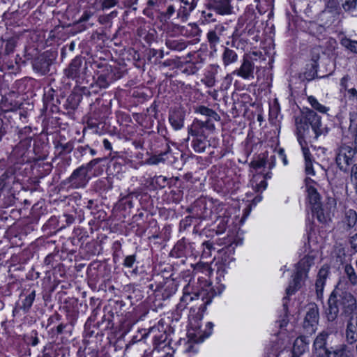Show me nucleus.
Segmentation results:
<instances>
[{
  "label": "nucleus",
  "instance_id": "f3484780",
  "mask_svg": "<svg viewBox=\"0 0 357 357\" xmlns=\"http://www.w3.org/2000/svg\"><path fill=\"white\" fill-rule=\"evenodd\" d=\"M82 63V61L81 58H75L70 63L68 68L65 70L66 76L71 78L77 77L79 74Z\"/></svg>",
  "mask_w": 357,
  "mask_h": 357
},
{
  "label": "nucleus",
  "instance_id": "864d4df0",
  "mask_svg": "<svg viewBox=\"0 0 357 357\" xmlns=\"http://www.w3.org/2000/svg\"><path fill=\"white\" fill-rule=\"evenodd\" d=\"M74 221V218L71 215H66V222L68 225L73 223Z\"/></svg>",
  "mask_w": 357,
  "mask_h": 357
},
{
  "label": "nucleus",
  "instance_id": "774afa93",
  "mask_svg": "<svg viewBox=\"0 0 357 357\" xmlns=\"http://www.w3.org/2000/svg\"><path fill=\"white\" fill-rule=\"evenodd\" d=\"M90 153H91L92 155H95V154H96V151H95L94 149H91Z\"/></svg>",
  "mask_w": 357,
  "mask_h": 357
},
{
  "label": "nucleus",
  "instance_id": "0eeeda50",
  "mask_svg": "<svg viewBox=\"0 0 357 357\" xmlns=\"http://www.w3.org/2000/svg\"><path fill=\"white\" fill-rule=\"evenodd\" d=\"M319 321V311L317 306L310 307L307 311L303 326L305 329L309 333H312L316 330V326Z\"/></svg>",
  "mask_w": 357,
  "mask_h": 357
},
{
  "label": "nucleus",
  "instance_id": "49530a36",
  "mask_svg": "<svg viewBox=\"0 0 357 357\" xmlns=\"http://www.w3.org/2000/svg\"><path fill=\"white\" fill-rule=\"evenodd\" d=\"M278 155L281 158L282 162H283V164L284 165H286L287 164V159L286 158V155L284 154V151L282 149H280L279 151H278Z\"/></svg>",
  "mask_w": 357,
  "mask_h": 357
},
{
  "label": "nucleus",
  "instance_id": "9b49d317",
  "mask_svg": "<svg viewBox=\"0 0 357 357\" xmlns=\"http://www.w3.org/2000/svg\"><path fill=\"white\" fill-rule=\"evenodd\" d=\"M346 329V339L349 344L357 341V314L349 317Z\"/></svg>",
  "mask_w": 357,
  "mask_h": 357
},
{
  "label": "nucleus",
  "instance_id": "393cba45",
  "mask_svg": "<svg viewBox=\"0 0 357 357\" xmlns=\"http://www.w3.org/2000/svg\"><path fill=\"white\" fill-rule=\"evenodd\" d=\"M87 175V170H86V167L82 165L79 168L74 170L72 173L71 176L69 178V181L70 182H73L75 179L80 178L81 179L85 178Z\"/></svg>",
  "mask_w": 357,
  "mask_h": 357
},
{
  "label": "nucleus",
  "instance_id": "13d9d810",
  "mask_svg": "<svg viewBox=\"0 0 357 357\" xmlns=\"http://www.w3.org/2000/svg\"><path fill=\"white\" fill-rule=\"evenodd\" d=\"M195 6H196V4L195 3L194 0H192V3L190 5L189 10L190 11L192 10L195 8Z\"/></svg>",
  "mask_w": 357,
  "mask_h": 357
},
{
  "label": "nucleus",
  "instance_id": "5fc2aeb1",
  "mask_svg": "<svg viewBox=\"0 0 357 357\" xmlns=\"http://www.w3.org/2000/svg\"><path fill=\"white\" fill-rule=\"evenodd\" d=\"M63 328H64V326L63 324L59 325L56 328L57 333H61L63 332Z\"/></svg>",
  "mask_w": 357,
  "mask_h": 357
},
{
  "label": "nucleus",
  "instance_id": "e2e57ef3",
  "mask_svg": "<svg viewBox=\"0 0 357 357\" xmlns=\"http://www.w3.org/2000/svg\"><path fill=\"white\" fill-rule=\"evenodd\" d=\"M204 245H206L207 248H208V249L211 248V244L208 242H205Z\"/></svg>",
  "mask_w": 357,
  "mask_h": 357
},
{
  "label": "nucleus",
  "instance_id": "ea45409f",
  "mask_svg": "<svg viewBox=\"0 0 357 357\" xmlns=\"http://www.w3.org/2000/svg\"><path fill=\"white\" fill-rule=\"evenodd\" d=\"M117 1L116 0H104L102 6V8H110L114 6L116 4Z\"/></svg>",
  "mask_w": 357,
  "mask_h": 357
},
{
  "label": "nucleus",
  "instance_id": "473e14b6",
  "mask_svg": "<svg viewBox=\"0 0 357 357\" xmlns=\"http://www.w3.org/2000/svg\"><path fill=\"white\" fill-rule=\"evenodd\" d=\"M212 119H206V120H199V124L202 128H206L210 130H213L215 129L214 124L211 122Z\"/></svg>",
  "mask_w": 357,
  "mask_h": 357
},
{
  "label": "nucleus",
  "instance_id": "ddd939ff",
  "mask_svg": "<svg viewBox=\"0 0 357 357\" xmlns=\"http://www.w3.org/2000/svg\"><path fill=\"white\" fill-rule=\"evenodd\" d=\"M329 267L327 266H322L317 274V278L315 282L316 292L318 297L322 296L326 280L328 275Z\"/></svg>",
  "mask_w": 357,
  "mask_h": 357
},
{
  "label": "nucleus",
  "instance_id": "69168bd1",
  "mask_svg": "<svg viewBox=\"0 0 357 357\" xmlns=\"http://www.w3.org/2000/svg\"><path fill=\"white\" fill-rule=\"evenodd\" d=\"M17 268L15 267V266H13L10 270V271H14L17 270Z\"/></svg>",
  "mask_w": 357,
  "mask_h": 357
},
{
  "label": "nucleus",
  "instance_id": "7ed1b4c3",
  "mask_svg": "<svg viewBox=\"0 0 357 357\" xmlns=\"http://www.w3.org/2000/svg\"><path fill=\"white\" fill-rule=\"evenodd\" d=\"M335 301L342 310V314L346 317L355 316L357 310V301L356 297L350 292L342 291L337 295L335 293Z\"/></svg>",
  "mask_w": 357,
  "mask_h": 357
},
{
  "label": "nucleus",
  "instance_id": "9d476101",
  "mask_svg": "<svg viewBox=\"0 0 357 357\" xmlns=\"http://www.w3.org/2000/svg\"><path fill=\"white\" fill-rule=\"evenodd\" d=\"M335 337V333H333V331L327 330L322 331L319 333L317 337L315 338L313 344V350H321V349H328L330 347H326L327 340L329 337Z\"/></svg>",
  "mask_w": 357,
  "mask_h": 357
},
{
  "label": "nucleus",
  "instance_id": "39448f33",
  "mask_svg": "<svg viewBox=\"0 0 357 357\" xmlns=\"http://www.w3.org/2000/svg\"><path fill=\"white\" fill-rule=\"evenodd\" d=\"M355 155L356 151L351 146H341L336 156V162L339 168L342 171L347 172L349 166L353 163V158Z\"/></svg>",
  "mask_w": 357,
  "mask_h": 357
},
{
  "label": "nucleus",
  "instance_id": "6e6d98bb",
  "mask_svg": "<svg viewBox=\"0 0 357 357\" xmlns=\"http://www.w3.org/2000/svg\"><path fill=\"white\" fill-rule=\"evenodd\" d=\"M165 337H166L164 335H162L158 340L156 338V337H154V341L155 342L158 341V342H163L165 340Z\"/></svg>",
  "mask_w": 357,
  "mask_h": 357
},
{
  "label": "nucleus",
  "instance_id": "2f4dec72",
  "mask_svg": "<svg viewBox=\"0 0 357 357\" xmlns=\"http://www.w3.org/2000/svg\"><path fill=\"white\" fill-rule=\"evenodd\" d=\"M207 39L211 47H215L220 41V38L214 31H211L207 33Z\"/></svg>",
  "mask_w": 357,
  "mask_h": 357
},
{
  "label": "nucleus",
  "instance_id": "c756f323",
  "mask_svg": "<svg viewBox=\"0 0 357 357\" xmlns=\"http://www.w3.org/2000/svg\"><path fill=\"white\" fill-rule=\"evenodd\" d=\"M341 44L348 50L357 54V41L351 40L349 38H343L341 40Z\"/></svg>",
  "mask_w": 357,
  "mask_h": 357
},
{
  "label": "nucleus",
  "instance_id": "b1692460",
  "mask_svg": "<svg viewBox=\"0 0 357 357\" xmlns=\"http://www.w3.org/2000/svg\"><path fill=\"white\" fill-rule=\"evenodd\" d=\"M307 100L310 105L320 113L326 114L328 111V108L321 105L314 96H308Z\"/></svg>",
  "mask_w": 357,
  "mask_h": 357
},
{
  "label": "nucleus",
  "instance_id": "4468645a",
  "mask_svg": "<svg viewBox=\"0 0 357 357\" xmlns=\"http://www.w3.org/2000/svg\"><path fill=\"white\" fill-rule=\"evenodd\" d=\"M357 222V213L354 210L349 209L344 212L340 225L343 229L349 230L354 227Z\"/></svg>",
  "mask_w": 357,
  "mask_h": 357
},
{
  "label": "nucleus",
  "instance_id": "680f3d73",
  "mask_svg": "<svg viewBox=\"0 0 357 357\" xmlns=\"http://www.w3.org/2000/svg\"><path fill=\"white\" fill-rule=\"evenodd\" d=\"M157 331L155 328H151L149 331V333H155Z\"/></svg>",
  "mask_w": 357,
  "mask_h": 357
},
{
  "label": "nucleus",
  "instance_id": "de8ad7c7",
  "mask_svg": "<svg viewBox=\"0 0 357 357\" xmlns=\"http://www.w3.org/2000/svg\"><path fill=\"white\" fill-rule=\"evenodd\" d=\"M205 84L208 87H212L215 84L214 77H208L205 81Z\"/></svg>",
  "mask_w": 357,
  "mask_h": 357
},
{
  "label": "nucleus",
  "instance_id": "bf43d9fd",
  "mask_svg": "<svg viewBox=\"0 0 357 357\" xmlns=\"http://www.w3.org/2000/svg\"><path fill=\"white\" fill-rule=\"evenodd\" d=\"M38 340L37 337H34L33 340V342H32V345L35 346L38 344Z\"/></svg>",
  "mask_w": 357,
  "mask_h": 357
},
{
  "label": "nucleus",
  "instance_id": "412c9836",
  "mask_svg": "<svg viewBox=\"0 0 357 357\" xmlns=\"http://www.w3.org/2000/svg\"><path fill=\"white\" fill-rule=\"evenodd\" d=\"M169 122L176 130L181 129L183 126V117L178 111H175L169 116Z\"/></svg>",
  "mask_w": 357,
  "mask_h": 357
},
{
  "label": "nucleus",
  "instance_id": "f8f14e48",
  "mask_svg": "<svg viewBox=\"0 0 357 357\" xmlns=\"http://www.w3.org/2000/svg\"><path fill=\"white\" fill-rule=\"evenodd\" d=\"M328 307L326 310V317L328 321L333 322L337 317L339 306L335 301V292H332L328 301Z\"/></svg>",
  "mask_w": 357,
  "mask_h": 357
},
{
  "label": "nucleus",
  "instance_id": "f03ea898",
  "mask_svg": "<svg viewBox=\"0 0 357 357\" xmlns=\"http://www.w3.org/2000/svg\"><path fill=\"white\" fill-rule=\"evenodd\" d=\"M213 324L208 322L204 328H202L201 319L193 317L190 322V327L188 330V337L190 341L201 342L208 337L212 331Z\"/></svg>",
  "mask_w": 357,
  "mask_h": 357
},
{
  "label": "nucleus",
  "instance_id": "c9c22d12",
  "mask_svg": "<svg viewBox=\"0 0 357 357\" xmlns=\"http://www.w3.org/2000/svg\"><path fill=\"white\" fill-rule=\"evenodd\" d=\"M351 179L357 192V166L354 165L351 169Z\"/></svg>",
  "mask_w": 357,
  "mask_h": 357
},
{
  "label": "nucleus",
  "instance_id": "c03bdc74",
  "mask_svg": "<svg viewBox=\"0 0 357 357\" xmlns=\"http://www.w3.org/2000/svg\"><path fill=\"white\" fill-rule=\"evenodd\" d=\"M350 121H351V126L352 125L354 127H357V113H352L350 114Z\"/></svg>",
  "mask_w": 357,
  "mask_h": 357
},
{
  "label": "nucleus",
  "instance_id": "423d86ee",
  "mask_svg": "<svg viewBox=\"0 0 357 357\" xmlns=\"http://www.w3.org/2000/svg\"><path fill=\"white\" fill-rule=\"evenodd\" d=\"M336 208V202L333 198H329L326 204L318 208L313 209V215L321 223H327L331 220Z\"/></svg>",
  "mask_w": 357,
  "mask_h": 357
},
{
  "label": "nucleus",
  "instance_id": "4be33fe9",
  "mask_svg": "<svg viewBox=\"0 0 357 357\" xmlns=\"http://www.w3.org/2000/svg\"><path fill=\"white\" fill-rule=\"evenodd\" d=\"M237 54L232 50L226 47L222 54V61L225 66H228L236 61Z\"/></svg>",
  "mask_w": 357,
  "mask_h": 357
},
{
  "label": "nucleus",
  "instance_id": "4c0bfd02",
  "mask_svg": "<svg viewBox=\"0 0 357 357\" xmlns=\"http://www.w3.org/2000/svg\"><path fill=\"white\" fill-rule=\"evenodd\" d=\"M135 261V255H130L126 257L123 265L126 267L131 268Z\"/></svg>",
  "mask_w": 357,
  "mask_h": 357
},
{
  "label": "nucleus",
  "instance_id": "aec40b11",
  "mask_svg": "<svg viewBox=\"0 0 357 357\" xmlns=\"http://www.w3.org/2000/svg\"><path fill=\"white\" fill-rule=\"evenodd\" d=\"M196 112L207 119H212L215 121L220 120V116L216 112L205 106H199L196 109Z\"/></svg>",
  "mask_w": 357,
  "mask_h": 357
},
{
  "label": "nucleus",
  "instance_id": "7c9ffc66",
  "mask_svg": "<svg viewBox=\"0 0 357 357\" xmlns=\"http://www.w3.org/2000/svg\"><path fill=\"white\" fill-rule=\"evenodd\" d=\"M56 149L59 151V154L65 151L70 153L73 151V144L70 142L66 144L58 142V144L56 145Z\"/></svg>",
  "mask_w": 357,
  "mask_h": 357
},
{
  "label": "nucleus",
  "instance_id": "6ab92c4d",
  "mask_svg": "<svg viewBox=\"0 0 357 357\" xmlns=\"http://www.w3.org/2000/svg\"><path fill=\"white\" fill-rule=\"evenodd\" d=\"M344 273L349 284L357 286V273L351 264H347L344 266Z\"/></svg>",
  "mask_w": 357,
  "mask_h": 357
},
{
  "label": "nucleus",
  "instance_id": "a18cd8bd",
  "mask_svg": "<svg viewBox=\"0 0 357 357\" xmlns=\"http://www.w3.org/2000/svg\"><path fill=\"white\" fill-rule=\"evenodd\" d=\"M267 186V183L265 180H262L260 181L259 184L257 185V190L260 191L265 190Z\"/></svg>",
  "mask_w": 357,
  "mask_h": 357
},
{
  "label": "nucleus",
  "instance_id": "bb28decb",
  "mask_svg": "<svg viewBox=\"0 0 357 357\" xmlns=\"http://www.w3.org/2000/svg\"><path fill=\"white\" fill-rule=\"evenodd\" d=\"M166 45L169 49L177 51H181L187 47L184 42L176 40H167Z\"/></svg>",
  "mask_w": 357,
  "mask_h": 357
},
{
  "label": "nucleus",
  "instance_id": "37998d69",
  "mask_svg": "<svg viewBox=\"0 0 357 357\" xmlns=\"http://www.w3.org/2000/svg\"><path fill=\"white\" fill-rule=\"evenodd\" d=\"M164 159L162 158V155L153 157L150 159V162L153 165L158 164L160 162H163Z\"/></svg>",
  "mask_w": 357,
  "mask_h": 357
},
{
  "label": "nucleus",
  "instance_id": "e433bc0d",
  "mask_svg": "<svg viewBox=\"0 0 357 357\" xmlns=\"http://www.w3.org/2000/svg\"><path fill=\"white\" fill-rule=\"evenodd\" d=\"M97 84L101 88H106L109 85L107 78L104 75H100L97 79Z\"/></svg>",
  "mask_w": 357,
  "mask_h": 357
},
{
  "label": "nucleus",
  "instance_id": "3c124183",
  "mask_svg": "<svg viewBox=\"0 0 357 357\" xmlns=\"http://www.w3.org/2000/svg\"><path fill=\"white\" fill-rule=\"evenodd\" d=\"M193 298L190 294H184L181 298L182 301L187 302L188 300L191 301Z\"/></svg>",
  "mask_w": 357,
  "mask_h": 357
},
{
  "label": "nucleus",
  "instance_id": "cd10ccee",
  "mask_svg": "<svg viewBox=\"0 0 357 357\" xmlns=\"http://www.w3.org/2000/svg\"><path fill=\"white\" fill-rule=\"evenodd\" d=\"M336 349L331 347L328 349L313 350V357H334V353Z\"/></svg>",
  "mask_w": 357,
  "mask_h": 357
},
{
  "label": "nucleus",
  "instance_id": "20e7f679",
  "mask_svg": "<svg viewBox=\"0 0 357 357\" xmlns=\"http://www.w3.org/2000/svg\"><path fill=\"white\" fill-rule=\"evenodd\" d=\"M312 262V259L309 257L300 261L293 282L286 289L287 294H292L301 287V281L307 277Z\"/></svg>",
  "mask_w": 357,
  "mask_h": 357
},
{
  "label": "nucleus",
  "instance_id": "a19ab883",
  "mask_svg": "<svg viewBox=\"0 0 357 357\" xmlns=\"http://www.w3.org/2000/svg\"><path fill=\"white\" fill-rule=\"evenodd\" d=\"M100 161V158L93 159L90 161L86 166H84L86 167V170H87V172L91 171L93 167L96 165Z\"/></svg>",
  "mask_w": 357,
  "mask_h": 357
},
{
  "label": "nucleus",
  "instance_id": "09e8293b",
  "mask_svg": "<svg viewBox=\"0 0 357 357\" xmlns=\"http://www.w3.org/2000/svg\"><path fill=\"white\" fill-rule=\"evenodd\" d=\"M349 94L357 100V91L356 89L352 88L348 90Z\"/></svg>",
  "mask_w": 357,
  "mask_h": 357
},
{
  "label": "nucleus",
  "instance_id": "1a4fd4ad",
  "mask_svg": "<svg viewBox=\"0 0 357 357\" xmlns=\"http://www.w3.org/2000/svg\"><path fill=\"white\" fill-rule=\"evenodd\" d=\"M51 64L52 59L46 52L39 56L33 61V67L38 72L45 74L49 72Z\"/></svg>",
  "mask_w": 357,
  "mask_h": 357
},
{
  "label": "nucleus",
  "instance_id": "a878e982",
  "mask_svg": "<svg viewBox=\"0 0 357 357\" xmlns=\"http://www.w3.org/2000/svg\"><path fill=\"white\" fill-rule=\"evenodd\" d=\"M351 351L346 344H341L336 348V351L334 353V357H351Z\"/></svg>",
  "mask_w": 357,
  "mask_h": 357
},
{
  "label": "nucleus",
  "instance_id": "dca6fc26",
  "mask_svg": "<svg viewBox=\"0 0 357 357\" xmlns=\"http://www.w3.org/2000/svg\"><path fill=\"white\" fill-rule=\"evenodd\" d=\"M211 6L220 15H229L231 13L230 0H213Z\"/></svg>",
  "mask_w": 357,
  "mask_h": 357
},
{
  "label": "nucleus",
  "instance_id": "6e6552de",
  "mask_svg": "<svg viewBox=\"0 0 357 357\" xmlns=\"http://www.w3.org/2000/svg\"><path fill=\"white\" fill-rule=\"evenodd\" d=\"M255 66L253 63L246 56L243 57V63L239 69L234 71V74H236L239 77L248 79L253 77Z\"/></svg>",
  "mask_w": 357,
  "mask_h": 357
},
{
  "label": "nucleus",
  "instance_id": "f704fd0d",
  "mask_svg": "<svg viewBox=\"0 0 357 357\" xmlns=\"http://www.w3.org/2000/svg\"><path fill=\"white\" fill-rule=\"evenodd\" d=\"M35 291H33L26 297L25 302L24 303V309L31 306L35 299Z\"/></svg>",
  "mask_w": 357,
  "mask_h": 357
},
{
  "label": "nucleus",
  "instance_id": "a211bd4d",
  "mask_svg": "<svg viewBox=\"0 0 357 357\" xmlns=\"http://www.w3.org/2000/svg\"><path fill=\"white\" fill-rule=\"evenodd\" d=\"M308 197L310 204L312 205V211L313 209L318 208L321 206L320 203V195L317 192V190L312 186L307 188Z\"/></svg>",
  "mask_w": 357,
  "mask_h": 357
},
{
  "label": "nucleus",
  "instance_id": "603ef678",
  "mask_svg": "<svg viewBox=\"0 0 357 357\" xmlns=\"http://www.w3.org/2000/svg\"><path fill=\"white\" fill-rule=\"evenodd\" d=\"M175 10L173 6H169L167 8V13L169 15H172L174 13Z\"/></svg>",
  "mask_w": 357,
  "mask_h": 357
},
{
  "label": "nucleus",
  "instance_id": "5701e85b",
  "mask_svg": "<svg viewBox=\"0 0 357 357\" xmlns=\"http://www.w3.org/2000/svg\"><path fill=\"white\" fill-rule=\"evenodd\" d=\"M302 151L305 160V172L307 175H314V172L312 168L309 149L307 147H303Z\"/></svg>",
  "mask_w": 357,
  "mask_h": 357
},
{
  "label": "nucleus",
  "instance_id": "4d7b16f0",
  "mask_svg": "<svg viewBox=\"0 0 357 357\" xmlns=\"http://www.w3.org/2000/svg\"><path fill=\"white\" fill-rule=\"evenodd\" d=\"M90 15L88 14H84L82 18L80 19L81 21L84 22L86 21L89 18Z\"/></svg>",
  "mask_w": 357,
  "mask_h": 357
},
{
  "label": "nucleus",
  "instance_id": "338daca9",
  "mask_svg": "<svg viewBox=\"0 0 357 357\" xmlns=\"http://www.w3.org/2000/svg\"><path fill=\"white\" fill-rule=\"evenodd\" d=\"M73 49H74V43H72L70 44V50H73Z\"/></svg>",
  "mask_w": 357,
  "mask_h": 357
},
{
  "label": "nucleus",
  "instance_id": "8fccbe9b",
  "mask_svg": "<svg viewBox=\"0 0 357 357\" xmlns=\"http://www.w3.org/2000/svg\"><path fill=\"white\" fill-rule=\"evenodd\" d=\"M103 145L106 149H107V150L112 149L111 143L107 139L103 140Z\"/></svg>",
  "mask_w": 357,
  "mask_h": 357
},
{
  "label": "nucleus",
  "instance_id": "58836bf2",
  "mask_svg": "<svg viewBox=\"0 0 357 357\" xmlns=\"http://www.w3.org/2000/svg\"><path fill=\"white\" fill-rule=\"evenodd\" d=\"M251 165L253 168L257 169L261 167H264L266 165V161L263 158L257 160L256 161H253L251 163Z\"/></svg>",
  "mask_w": 357,
  "mask_h": 357
},
{
  "label": "nucleus",
  "instance_id": "2eb2a0df",
  "mask_svg": "<svg viewBox=\"0 0 357 357\" xmlns=\"http://www.w3.org/2000/svg\"><path fill=\"white\" fill-rule=\"evenodd\" d=\"M310 342L306 337L301 336L296 339L293 345V356L300 357L308 348Z\"/></svg>",
  "mask_w": 357,
  "mask_h": 357
},
{
  "label": "nucleus",
  "instance_id": "0e129e2a",
  "mask_svg": "<svg viewBox=\"0 0 357 357\" xmlns=\"http://www.w3.org/2000/svg\"><path fill=\"white\" fill-rule=\"evenodd\" d=\"M192 346L190 345L188 347V348L186 349V351L190 352L192 350Z\"/></svg>",
  "mask_w": 357,
  "mask_h": 357
},
{
  "label": "nucleus",
  "instance_id": "72a5a7b5",
  "mask_svg": "<svg viewBox=\"0 0 357 357\" xmlns=\"http://www.w3.org/2000/svg\"><path fill=\"white\" fill-rule=\"evenodd\" d=\"M193 147L195 151L201 153L205 151L206 144L202 141L197 139L194 142Z\"/></svg>",
  "mask_w": 357,
  "mask_h": 357
},
{
  "label": "nucleus",
  "instance_id": "c85d7f7f",
  "mask_svg": "<svg viewBox=\"0 0 357 357\" xmlns=\"http://www.w3.org/2000/svg\"><path fill=\"white\" fill-rule=\"evenodd\" d=\"M357 6V0H342V8L345 12H352Z\"/></svg>",
  "mask_w": 357,
  "mask_h": 357
},
{
  "label": "nucleus",
  "instance_id": "f257e3e1",
  "mask_svg": "<svg viewBox=\"0 0 357 357\" xmlns=\"http://www.w3.org/2000/svg\"><path fill=\"white\" fill-rule=\"evenodd\" d=\"M295 123L298 141L302 149L303 147H307L305 138L309 136L310 126L314 132V138L317 139L322 133L321 117L308 108L304 109L302 115L296 118Z\"/></svg>",
  "mask_w": 357,
  "mask_h": 357
},
{
  "label": "nucleus",
  "instance_id": "052dcab7",
  "mask_svg": "<svg viewBox=\"0 0 357 357\" xmlns=\"http://www.w3.org/2000/svg\"><path fill=\"white\" fill-rule=\"evenodd\" d=\"M286 324H287V321H286L284 319H283V320L281 321V323H280V327H283V326H285Z\"/></svg>",
  "mask_w": 357,
  "mask_h": 357
},
{
  "label": "nucleus",
  "instance_id": "79ce46f5",
  "mask_svg": "<svg viewBox=\"0 0 357 357\" xmlns=\"http://www.w3.org/2000/svg\"><path fill=\"white\" fill-rule=\"evenodd\" d=\"M351 248L357 252V233L350 239Z\"/></svg>",
  "mask_w": 357,
  "mask_h": 357
}]
</instances>
